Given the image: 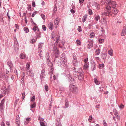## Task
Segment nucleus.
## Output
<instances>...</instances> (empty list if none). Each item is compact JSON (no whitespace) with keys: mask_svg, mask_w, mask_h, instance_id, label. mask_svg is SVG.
I'll use <instances>...</instances> for the list:
<instances>
[{"mask_svg":"<svg viewBox=\"0 0 126 126\" xmlns=\"http://www.w3.org/2000/svg\"><path fill=\"white\" fill-rule=\"evenodd\" d=\"M106 12H105L104 15L109 16H113L115 15H116L118 13V10H117L116 8H113L112 11H110L111 7L110 6L108 5L106 7Z\"/></svg>","mask_w":126,"mask_h":126,"instance_id":"f257e3e1","label":"nucleus"},{"mask_svg":"<svg viewBox=\"0 0 126 126\" xmlns=\"http://www.w3.org/2000/svg\"><path fill=\"white\" fill-rule=\"evenodd\" d=\"M61 60L63 64V66H64L67 64V58L66 55L64 53H63L61 55Z\"/></svg>","mask_w":126,"mask_h":126,"instance_id":"f03ea898","label":"nucleus"},{"mask_svg":"<svg viewBox=\"0 0 126 126\" xmlns=\"http://www.w3.org/2000/svg\"><path fill=\"white\" fill-rule=\"evenodd\" d=\"M69 90L70 91L74 93H76L78 91V88L75 85L70 84L69 86Z\"/></svg>","mask_w":126,"mask_h":126,"instance_id":"7ed1b4c3","label":"nucleus"},{"mask_svg":"<svg viewBox=\"0 0 126 126\" xmlns=\"http://www.w3.org/2000/svg\"><path fill=\"white\" fill-rule=\"evenodd\" d=\"M59 58H55L54 60V63L58 64L59 66L60 67H62L63 64L62 63L61 61Z\"/></svg>","mask_w":126,"mask_h":126,"instance_id":"20e7f679","label":"nucleus"},{"mask_svg":"<svg viewBox=\"0 0 126 126\" xmlns=\"http://www.w3.org/2000/svg\"><path fill=\"white\" fill-rule=\"evenodd\" d=\"M108 2V4L109 5L111 4V6L113 8H114L116 7V3L114 1H112V0H107Z\"/></svg>","mask_w":126,"mask_h":126,"instance_id":"39448f33","label":"nucleus"},{"mask_svg":"<svg viewBox=\"0 0 126 126\" xmlns=\"http://www.w3.org/2000/svg\"><path fill=\"white\" fill-rule=\"evenodd\" d=\"M67 76L68 78V81L69 82L72 83H73L75 82L74 79L71 77L70 74H69L67 75Z\"/></svg>","mask_w":126,"mask_h":126,"instance_id":"423d86ee","label":"nucleus"},{"mask_svg":"<svg viewBox=\"0 0 126 126\" xmlns=\"http://www.w3.org/2000/svg\"><path fill=\"white\" fill-rule=\"evenodd\" d=\"M5 102L4 99H3L1 101V103L0 104V111L1 112L3 110L4 108V103Z\"/></svg>","mask_w":126,"mask_h":126,"instance_id":"0eeeda50","label":"nucleus"},{"mask_svg":"<svg viewBox=\"0 0 126 126\" xmlns=\"http://www.w3.org/2000/svg\"><path fill=\"white\" fill-rule=\"evenodd\" d=\"M45 70L44 69H42L41 71V74L40 75V78L42 80V79L45 78Z\"/></svg>","mask_w":126,"mask_h":126,"instance_id":"6e6552de","label":"nucleus"},{"mask_svg":"<svg viewBox=\"0 0 126 126\" xmlns=\"http://www.w3.org/2000/svg\"><path fill=\"white\" fill-rule=\"evenodd\" d=\"M9 78V77L8 76L6 75H1L0 76V79L1 80H8Z\"/></svg>","mask_w":126,"mask_h":126,"instance_id":"1a4fd4ad","label":"nucleus"},{"mask_svg":"<svg viewBox=\"0 0 126 126\" xmlns=\"http://www.w3.org/2000/svg\"><path fill=\"white\" fill-rule=\"evenodd\" d=\"M26 71V73L28 75L31 77H33L34 76V73L32 72V70H30L29 71L27 70Z\"/></svg>","mask_w":126,"mask_h":126,"instance_id":"9d476101","label":"nucleus"},{"mask_svg":"<svg viewBox=\"0 0 126 126\" xmlns=\"http://www.w3.org/2000/svg\"><path fill=\"white\" fill-rule=\"evenodd\" d=\"M83 74V73L82 72H81L78 76V78L79 80H83L84 77Z\"/></svg>","mask_w":126,"mask_h":126,"instance_id":"9b49d317","label":"nucleus"},{"mask_svg":"<svg viewBox=\"0 0 126 126\" xmlns=\"http://www.w3.org/2000/svg\"><path fill=\"white\" fill-rule=\"evenodd\" d=\"M7 64L10 67V69L11 71L12 69V68L13 66L12 62L10 61H8Z\"/></svg>","mask_w":126,"mask_h":126,"instance_id":"f8f14e48","label":"nucleus"},{"mask_svg":"<svg viewBox=\"0 0 126 126\" xmlns=\"http://www.w3.org/2000/svg\"><path fill=\"white\" fill-rule=\"evenodd\" d=\"M126 27H123L122 32L121 34V36H124L126 34Z\"/></svg>","mask_w":126,"mask_h":126,"instance_id":"ddd939ff","label":"nucleus"},{"mask_svg":"<svg viewBox=\"0 0 126 126\" xmlns=\"http://www.w3.org/2000/svg\"><path fill=\"white\" fill-rule=\"evenodd\" d=\"M48 27L50 30H52L53 27V23L51 22H50L49 24H48Z\"/></svg>","mask_w":126,"mask_h":126,"instance_id":"4468645a","label":"nucleus"},{"mask_svg":"<svg viewBox=\"0 0 126 126\" xmlns=\"http://www.w3.org/2000/svg\"><path fill=\"white\" fill-rule=\"evenodd\" d=\"M59 20L58 21L57 18H56L54 22V24L55 26V28H57L58 26V24L59 22Z\"/></svg>","mask_w":126,"mask_h":126,"instance_id":"2eb2a0df","label":"nucleus"},{"mask_svg":"<svg viewBox=\"0 0 126 126\" xmlns=\"http://www.w3.org/2000/svg\"><path fill=\"white\" fill-rule=\"evenodd\" d=\"M73 58L72 61V63L73 64L78 62L77 60V58L76 55H74L73 56Z\"/></svg>","mask_w":126,"mask_h":126,"instance_id":"dca6fc26","label":"nucleus"},{"mask_svg":"<svg viewBox=\"0 0 126 126\" xmlns=\"http://www.w3.org/2000/svg\"><path fill=\"white\" fill-rule=\"evenodd\" d=\"M65 106L63 107L64 108H68L69 105L68 102V100L66 99L65 100Z\"/></svg>","mask_w":126,"mask_h":126,"instance_id":"f3484780","label":"nucleus"},{"mask_svg":"<svg viewBox=\"0 0 126 126\" xmlns=\"http://www.w3.org/2000/svg\"><path fill=\"white\" fill-rule=\"evenodd\" d=\"M81 72H78V71H73V74L75 77L77 78L79 74Z\"/></svg>","mask_w":126,"mask_h":126,"instance_id":"a211bd4d","label":"nucleus"},{"mask_svg":"<svg viewBox=\"0 0 126 126\" xmlns=\"http://www.w3.org/2000/svg\"><path fill=\"white\" fill-rule=\"evenodd\" d=\"M16 40H14L15 41V43L14 44V47H15V46H16V47L17 49L18 48V43L17 42V39L16 38H15Z\"/></svg>","mask_w":126,"mask_h":126,"instance_id":"6ab92c4d","label":"nucleus"},{"mask_svg":"<svg viewBox=\"0 0 126 126\" xmlns=\"http://www.w3.org/2000/svg\"><path fill=\"white\" fill-rule=\"evenodd\" d=\"M94 82L95 84L96 85H99L100 83V82L96 78H95L94 79Z\"/></svg>","mask_w":126,"mask_h":126,"instance_id":"aec40b11","label":"nucleus"},{"mask_svg":"<svg viewBox=\"0 0 126 126\" xmlns=\"http://www.w3.org/2000/svg\"><path fill=\"white\" fill-rule=\"evenodd\" d=\"M60 119L57 120L56 123V126H62L61 123L59 122Z\"/></svg>","mask_w":126,"mask_h":126,"instance_id":"412c9836","label":"nucleus"},{"mask_svg":"<svg viewBox=\"0 0 126 126\" xmlns=\"http://www.w3.org/2000/svg\"><path fill=\"white\" fill-rule=\"evenodd\" d=\"M16 124H20L19 117V115L17 116L16 117Z\"/></svg>","mask_w":126,"mask_h":126,"instance_id":"4be33fe9","label":"nucleus"},{"mask_svg":"<svg viewBox=\"0 0 126 126\" xmlns=\"http://www.w3.org/2000/svg\"><path fill=\"white\" fill-rule=\"evenodd\" d=\"M40 124L41 126H46L47 125V124L45 121L40 122Z\"/></svg>","mask_w":126,"mask_h":126,"instance_id":"5701e85b","label":"nucleus"},{"mask_svg":"<svg viewBox=\"0 0 126 126\" xmlns=\"http://www.w3.org/2000/svg\"><path fill=\"white\" fill-rule=\"evenodd\" d=\"M95 64L94 62H93L92 64V70L93 71L96 69V67L95 66Z\"/></svg>","mask_w":126,"mask_h":126,"instance_id":"b1692460","label":"nucleus"},{"mask_svg":"<svg viewBox=\"0 0 126 126\" xmlns=\"http://www.w3.org/2000/svg\"><path fill=\"white\" fill-rule=\"evenodd\" d=\"M91 42H92L91 41ZM93 43L92 42H91L88 44L87 47L88 49H89L93 47Z\"/></svg>","mask_w":126,"mask_h":126,"instance_id":"393cba45","label":"nucleus"},{"mask_svg":"<svg viewBox=\"0 0 126 126\" xmlns=\"http://www.w3.org/2000/svg\"><path fill=\"white\" fill-rule=\"evenodd\" d=\"M95 52L96 55H99L100 52V49L99 48H98L96 49Z\"/></svg>","mask_w":126,"mask_h":126,"instance_id":"a878e982","label":"nucleus"},{"mask_svg":"<svg viewBox=\"0 0 126 126\" xmlns=\"http://www.w3.org/2000/svg\"><path fill=\"white\" fill-rule=\"evenodd\" d=\"M87 17V15H84L82 18V21L83 22H84L86 20Z\"/></svg>","mask_w":126,"mask_h":126,"instance_id":"bb28decb","label":"nucleus"},{"mask_svg":"<svg viewBox=\"0 0 126 126\" xmlns=\"http://www.w3.org/2000/svg\"><path fill=\"white\" fill-rule=\"evenodd\" d=\"M30 67V64L28 63H27V64L26 66V71H27V70H28L29 69Z\"/></svg>","mask_w":126,"mask_h":126,"instance_id":"cd10ccee","label":"nucleus"},{"mask_svg":"<svg viewBox=\"0 0 126 126\" xmlns=\"http://www.w3.org/2000/svg\"><path fill=\"white\" fill-rule=\"evenodd\" d=\"M74 66H75L76 67H78L80 64V63L78 62L76 63H75L73 64Z\"/></svg>","mask_w":126,"mask_h":126,"instance_id":"c85d7f7f","label":"nucleus"},{"mask_svg":"<svg viewBox=\"0 0 126 126\" xmlns=\"http://www.w3.org/2000/svg\"><path fill=\"white\" fill-rule=\"evenodd\" d=\"M89 67V64L88 63L85 64L84 66V68L85 69H86Z\"/></svg>","mask_w":126,"mask_h":126,"instance_id":"c756f323","label":"nucleus"},{"mask_svg":"<svg viewBox=\"0 0 126 126\" xmlns=\"http://www.w3.org/2000/svg\"><path fill=\"white\" fill-rule=\"evenodd\" d=\"M31 107V108H34L35 107L36 105L35 103H34L33 104H31L30 105Z\"/></svg>","mask_w":126,"mask_h":126,"instance_id":"7c9ffc66","label":"nucleus"},{"mask_svg":"<svg viewBox=\"0 0 126 126\" xmlns=\"http://www.w3.org/2000/svg\"><path fill=\"white\" fill-rule=\"evenodd\" d=\"M95 6L96 7V9L97 10H98L100 9V6L99 4H97V3H95Z\"/></svg>","mask_w":126,"mask_h":126,"instance_id":"2f4dec72","label":"nucleus"},{"mask_svg":"<svg viewBox=\"0 0 126 126\" xmlns=\"http://www.w3.org/2000/svg\"><path fill=\"white\" fill-rule=\"evenodd\" d=\"M43 45V43H40L39 44V48L41 49Z\"/></svg>","mask_w":126,"mask_h":126,"instance_id":"473e14b6","label":"nucleus"},{"mask_svg":"<svg viewBox=\"0 0 126 126\" xmlns=\"http://www.w3.org/2000/svg\"><path fill=\"white\" fill-rule=\"evenodd\" d=\"M20 57L21 59H24L25 58V56L24 54L22 53L20 55Z\"/></svg>","mask_w":126,"mask_h":126,"instance_id":"72a5a7b5","label":"nucleus"},{"mask_svg":"<svg viewBox=\"0 0 126 126\" xmlns=\"http://www.w3.org/2000/svg\"><path fill=\"white\" fill-rule=\"evenodd\" d=\"M95 19L97 21L100 19V17L99 15H97L95 18Z\"/></svg>","mask_w":126,"mask_h":126,"instance_id":"f704fd0d","label":"nucleus"},{"mask_svg":"<svg viewBox=\"0 0 126 126\" xmlns=\"http://www.w3.org/2000/svg\"><path fill=\"white\" fill-rule=\"evenodd\" d=\"M94 32L91 33L90 34V36L91 38L94 37Z\"/></svg>","mask_w":126,"mask_h":126,"instance_id":"c9c22d12","label":"nucleus"},{"mask_svg":"<svg viewBox=\"0 0 126 126\" xmlns=\"http://www.w3.org/2000/svg\"><path fill=\"white\" fill-rule=\"evenodd\" d=\"M24 77H22L21 79V84H23L24 83Z\"/></svg>","mask_w":126,"mask_h":126,"instance_id":"e433bc0d","label":"nucleus"},{"mask_svg":"<svg viewBox=\"0 0 126 126\" xmlns=\"http://www.w3.org/2000/svg\"><path fill=\"white\" fill-rule=\"evenodd\" d=\"M36 41V39H32L31 40L30 43L32 44L35 42Z\"/></svg>","mask_w":126,"mask_h":126,"instance_id":"4c0bfd02","label":"nucleus"},{"mask_svg":"<svg viewBox=\"0 0 126 126\" xmlns=\"http://www.w3.org/2000/svg\"><path fill=\"white\" fill-rule=\"evenodd\" d=\"M102 56L103 58L104 59H106L107 56V54L105 53H103L102 55Z\"/></svg>","mask_w":126,"mask_h":126,"instance_id":"58836bf2","label":"nucleus"},{"mask_svg":"<svg viewBox=\"0 0 126 126\" xmlns=\"http://www.w3.org/2000/svg\"><path fill=\"white\" fill-rule=\"evenodd\" d=\"M108 53L111 56H112V50L111 49L109 51Z\"/></svg>","mask_w":126,"mask_h":126,"instance_id":"ea45409f","label":"nucleus"},{"mask_svg":"<svg viewBox=\"0 0 126 126\" xmlns=\"http://www.w3.org/2000/svg\"><path fill=\"white\" fill-rule=\"evenodd\" d=\"M53 62H52L50 66V67H51V71L52 72V71L53 70Z\"/></svg>","mask_w":126,"mask_h":126,"instance_id":"a19ab883","label":"nucleus"},{"mask_svg":"<svg viewBox=\"0 0 126 126\" xmlns=\"http://www.w3.org/2000/svg\"><path fill=\"white\" fill-rule=\"evenodd\" d=\"M46 59H48L49 58V54L48 52H47L46 53Z\"/></svg>","mask_w":126,"mask_h":126,"instance_id":"79ce46f5","label":"nucleus"},{"mask_svg":"<svg viewBox=\"0 0 126 126\" xmlns=\"http://www.w3.org/2000/svg\"><path fill=\"white\" fill-rule=\"evenodd\" d=\"M24 30L25 32L26 33H27L29 32V30L26 27L24 28Z\"/></svg>","mask_w":126,"mask_h":126,"instance_id":"37998d69","label":"nucleus"},{"mask_svg":"<svg viewBox=\"0 0 126 126\" xmlns=\"http://www.w3.org/2000/svg\"><path fill=\"white\" fill-rule=\"evenodd\" d=\"M76 42L77 45H79L81 44V42L80 40H77Z\"/></svg>","mask_w":126,"mask_h":126,"instance_id":"c03bdc74","label":"nucleus"},{"mask_svg":"<svg viewBox=\"0 0 126 126\" xmlns=\"http://www.w3.org/2000/svg\"><path fill=\"white\" fill-rule=\"evenodd\" d=\"M53 50L55 52L57 51H59L57 47H53Z\"/></svg>","mask_w":126,"mask_h":126,"instance_id":"a18cd8bd","label":"nucleus"},{"mask_svg":"<svg viewBox=\"0 0 126 126\" xmlns=\"http://www.w3.org/2000/svg\"><path fill=\"white\" fill-rule=\"evenodd\" d=\"M104 66V65L103 64H99V68L101 69L103 68Z\"/></svg>","mask_w":126,"mask_h":126,"instance_id":"49530a36","label":"nucleus"},{"mask_svg":"<svg viewBox=\"0 0 126 126\" xmlns=\"http://www.w3.org/2000/svg\"><path fill=\"white\" fill-rule=\"evenodd\" d=\"M27 9L28 10L31 11V5H29L27 7Z\"/></svg>","mask_w":126,"mask_h":126,"instance_id":"de8ad7c7","label":"nucleus"},{"mask_svg":"<svg viewBox=\"0 0 126 126\" xmlns=\"http://www.w3.org/2000/svg\"><path fill=\"white\" fill-rule=\"evenodd\" d=\"M22 100H23L24 99V98L25 97V93L24 92L22 94Z\"/></svg>","mask_w":126,"mask_h":126,"instance_id":"09e8293b","label":"nucleus"},{"mask_svg":"<svg viewBox=\"0 0 126 126\" xmlns=\"http://www.w3.org/2000/svg\"><path fill=\"white\" fill-rule=\"evenodd\" d=\"M48 86L47 85H46L45 86V89L46 91H47L48 90Z\"/></svg>","mask_w":126,"mask_h":126,"instance_id":"8fccbe9b","label":"nucleus"},{"mask_svg":"<svg viewBox=\"0 0 126 126\" xmlns=\"http://www.w3.org/2000/svg\"><path fill=\"white\" fill-rule=\"evenodd\" d=\"M35 99V96H33L31 99V101L32 102L34 101Z\"/></svg>","mask_w":126,"mask_h":126,"instance_id":"3c124183","label":"nucleus"},{"mask_svg":"<svg viewBox=\"0 0 126 126\" xmlns=\"http://www.w3.org/2000/svg\"><path fill=\"white\" fill-rule=\"evenodd\" d=\"M37 28V27L36 26H34L32 30H33L35 32L36 31V29Z\"/></svg>","mask_w":126,"mask_h":126,"instance_id":"603ef678","label":"nucleus"},{"mask_svg":"<svg viewBox=\"0 0 126 126\" xmlns=\"http://www.w3.org/2000/svg\"><path fill=\"white\" fill-rule=\"evenodd\" d=\"M78 30L79 32L81 31V27L80 26H78Z\"/></svg>","mask_w":126,"mask_h":126,"instance_id":"864d4df0","label":"nucleus"},{"mask_svg":"<svg viewBox=\"0 0 126 126\" xmlns=\"http://www.w3.org/2000/svg\"><path fill=\"white\" fill-rule=\"evenodd\" d=\"M99 41L100 43H102L104 42V40L103 39H99Z\"/></svg>","mask_w":126,"mask_h":126,"instance_id":"5fc2aeb1","label":"nucleus"},{"mask_svg":"<svg viewBox=\"0 0 126 126\" xmlns=\"http://www.w3.org/2000/svg\"><path fill=\"white\" fill-rule=\"evenodd\" d=\"M37 11H35L34 12L32 15V17H33L34 15L37 13Z\"/></svg>","mask_w":126,"mask_h":126,"instance_id":"6e6d98bb","label":"nucleus"},{"mask_svg":"<svg viewBox=\"0 0 126 126\" xmlns=\"http://www.w3.org/2000/svg\"><path fill=\"white\" fill-rule=\"evenodd\" d=\"M32 6L33 7H34L35 6V3L34 1H33L32 3Z\"/></svg>","mask_w":126,"mask_h":126,"instance_id":"4d7b16f0","label":"nucleus"},{"mask_svg":"<svg viewBox=\"0 0 126 126\" xmlns=\"http://www.w3.org/2000/svg\"><path fill=\"white\" fill-rule=\"evenodd\" d=\"M89 14L91 15L92 14V11L91 9H89L88 10Z\"/></svg>","mask_w":126,"mask_h":126,"instance_id":"13d9d810","label":"nucleus"},{"mask_svg":"<svg viewBox=\"0 0 126 126\" xmlns=\"http://www.w3.org/2000/svg\"><path fill=\"white\" fill-rule=\"evenodd\" d=\"M42 27L43 30L45 31L46 30V28L45 25H43L42 26Z\"/></svg>","mask_w":126,"mask_h":126,"instance_id":"bf43d9fd","label":"nucleus"},{"mask_svg":"<svg viewBox=\"0 0 126 126\" xmlns=\"http://www.w3.org/2000/svg\"><path fill=\"white\" fill-rule=\"evenodd\" d=\"M113 111L114 113V114L115 115H116L117 114V112L116 109H114Z\"/></svg>","mask_w":126,"mask_h":126,"instance_id":"052dcab7","label":"nucleus"},{"mask_svg":"<svg viewBox=\"0 0 126 126\" xmlns=\"http://www.w3.org/2000/svg\"><path fill=\"white\" fill-rule=\"evenodd\" d=\"M70 12L71 13L74 14L75 13V11L72 9H71Z\"/></svg>","mask_w":126,"mask_h":126,"instance_id":"680f3d73","label":"nucleus"},{"mask_svg":"<svg viewBox=\"0 0 126 126\" xmlns=\"http://www.w3.org/2000/svg\"><path fill=\"white\" fill-rule=\"evenodd\" d=\"M78 67H73L72 68V69L74 71H75L78 68Z\"/></svg>","mask_w":126,"mask_h":126,"instance_id":"e2e57ef3","label":"nucleus"},{"mask_svg":"<svg viewBox=\"0 0 126 126\" xmlns=\"http://www.w3.org/2000/svg\"><path fill=\"white\" fill-rule=\"evenodd\" d=\"M92 116H90L89 117V119H88V121L89 122H91L92 120Z\"/></svg>","mask_w":126,"mask_h":126,"instance_id":"0e129e2a","label":"nucleus"},{"mask_svg":"<svg viewBox=\"0 0 126 126\" xmlns=\"http://www.w3.org/2000/svg\"><path fill=\"white\" fill-rule=\"evenodd\" d=\"M124 107V106L122 104H121L119 106V107L121 109H122V108H123Z\"/></svg>","mask_w":126,"mask_h":126,"instance_id":"69168bd1","label":"nucleus"},{"mask_svg":"<svg viewBox=\"0 0 126 126\" xmlns=\"http://www.w3.org/2000/svg\"><path fill=\"white\" fill-rule=\"evenodd\" d=\"M41 16L42 18L43 19L45 18V15L43 14H41Z\"/></svg>","mask_w":126,"mask_h":126,"instance_id":"338daca9","label":"nucleus"},{"mask_svg":"<svg viewBox=\"0 0 126 126\" xmlns=\"http://www.w3.org/2000/svg\"><path fill=\"white\" fill-rule=\"evenodd\" d=\"M1 126H5L4 123L3 121L1 123Z\"/></svg>","mask_w":126,"mask_h":126,"instance_id":"774afa93","label":"nucleus"}]
</instances>
